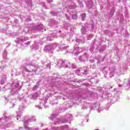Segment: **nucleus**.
I'll return each instance as SVG.
<instances>
[{
    "instance_id": "3",
    "label": "nucleus",
    "mask_w": 130,
    "mask_h": 130,
    "mask_svg": "<svg viewBox=\"0 0 130 130\" xmlns=\"http://www.w3.org/2000/svg\"><path fill=\"white\" fill-rule=\"evenodd\" d=\"M50 2H52V0H50Z\"/></svg>"
},
{
    "instance_id": "1",
    "label": "nucleus",
    "mask_w": 130,
    "mask_h": 130,
    "mask_svg": "<svg viewBox=\"0 0 130 130\" xmlns=\"http://www.w3.org/2000/svg\"><path fill=\"white\" fill-rule=\"evenodd\" d=\"M72 17H73V18L74 19H77V18H78V16H77V15H74Z\"/></svg>"
},
{
    "instance_id": "2",
    "label": "nucleus",
    "mask_w": 130,
    "mask_h": 130,
    "mask_svg": "<svg viewBox=\"0 0 130 130\" xmlns=\"http://www.w3.org/2000/svg\"><path fill=\"white\" fill-rule=\"evenodd\" d=\"M83 16H84V18L86 17V14H83Z\"/></svg>"
}]
</instances>
